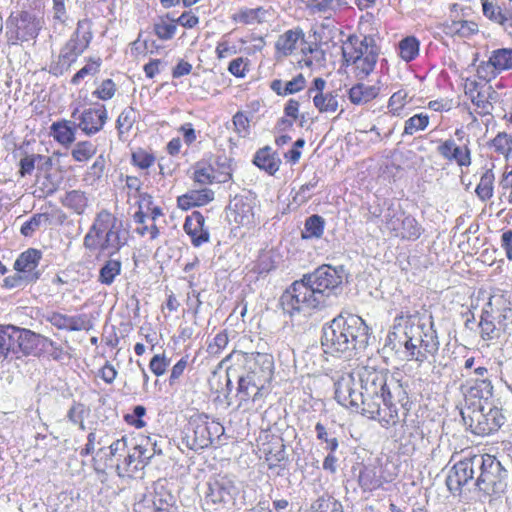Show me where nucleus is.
<instances>
[{"label":"nucleus","mask_w":512,"mask_h":512,"mask_svg":"<svg viewBox=\"0 0 512 512\" xmlns=\"http://www.w3.org/2000/svg\"><path fill=\"white\" fill-rule=\"evenodd\" d=\"M343 266L322 265L295 281L280 298L281 306L290 316L309 314L324 307L332 295H337L345 278Z\"/></svg>","instance_id":"f257e3e1"},{"label":"nucleus","mask_w":512,"mask_h":512,"mask_svg":"<svg viewBox=\"0 0 512 512\" xmlns=\"http://www.w3.org/2000/svg\"><path fill=\"white\" fill-rule=\"evenodd\" d=\"M387 344L392 349L404 346L409 359L419 363L434 357L439 350V340L432 315H398L387 336Z\"/></svg>","instance_id":"f03ea898"},{"label":"nucleus","mask_w":512,"mask_h":512,"mask_svg":"<svg viewBox=\"0 0 512 512\" xmlns=\"http://www.w3.org/2000/svg\"><path fill=\"white\" fill-rule=\"evenodd\" d=\"M356 375L363 395L362 415L377 420L384 428L396 425L398 409L392 403L386 374L374 367L361 366L356 369Z\"/></svg>","instance_id":"7ed1b4c3"},{"label":"nucleus","mask_w":512,"mask_h":512,"mask_svg":"<svg viewBox=\"0 0 512 512\" xmlns=\"http://www.w3.org/2000/svg\"><path fill=\"white\" fill-rule=\"evenodd\" d=\"M369 339V328L365 321L354 314L339 315L323 327L321 344L326 353L350 358L363 350Z\"/></svg>","instance_id":"20e7f679"},{"label":"nucleus","mask_w":512,"mask_h":512,"mask_svg":"<svg viewBox=\"0 0 512 512\" xmlns=\"http://www.w3.org/2000/svg\"><path fill=\"white\" fill-rule=\"evenodd\" d=\"M127 244V231L122 220L108 210L97 213L93 224L84 236L83 245L91 251H102L113 256Z\"/></svg>","instance_id":"39448f33"},{"label":"nucleus","mask_w":512,"mask_h":512,"mask_svg":"<svg viewBox=\"0 0 512 512\" xmlns=\"http://www.w3.org/2000/svg\"><path fill=\"white\" fill-rule=\"evenodd\" d=\"M510 303L501 295L491 296L482 308L478 324L480 338L489 345L498 340L511 316Z\"/></svg>","instance_id":"423d86ee"},{"label":"nucleus","mask_w":512,"mask_h":512,"mask_svg":"<svg viewBox=\"0 0 512 512\" xmlns=\"http://www.w3.org/2000/svg\"><path fill=\"white\" fill-rule=\"evenodd\" d=\"M379 49L374 39L364 36L349 38V43L343 46V57L348 65H352L357 78H366L375 68Z\"/></svg>","instance_id":"0eeeda50"},{"label":"nucleus","mask_w":512,"mask_h":512,"mask_svg":"<svg viewBox=\"0 0 512 512\" xmlns=\"http://www.w3.org/2000/svg\"><path fill=\"white\" fill-rule=\"evenodd\" d=\"M461 416L465 425L473 434L486 436L497 431L503 424L504 417L494 405H464Z\"/></svg>","instance_id":"6e6552de"},{"label":"nucleus","mask_w":512,"mask_h":512,"mask_svg":"<svg viewBox=\"0 0 512 512\" xmlns=\"http://www.w3.org/2000/svg\"><path fill=\"white\" fill-rule=\"evenodd\" d=\"M383 226L393 237L415 241L423 233L422 225L400 206H389L383 216Z\"/></svg>","instance_id":"1a4fd4ad"},{"label":"nucleus","mask_w":512,"mask_h":512,"mask_svg":"<svg viewBox=\"0 0 512 512\" xmlns=\"http://www.w3.org/2000/svg\"><path fill=\"white\" fill-rule=\"evenodd\" d=\"M244 364L246 374L244 376L257 380L258 384L268 385L272 380L274 373V359L268 353H245L242 351H233L223 362L233 361Z\"/></svg>","instance_id":"9d476101"},{"label":"nucleus","mask_w":512,"mask_h":512,"mask_svg":"<svg viewBox=\"0 0 512 512\" xmlns=\"http://www.w3.org/2000/svg\"><path fill=\"white\" fill-rule=\"evenodd\" d=\"M156 453L155 444L149 438L141 437L131 442V448L122 462L115 464L119 477H135Z\"/></svg>","instance_id":"9b49d317"},{"label":"nucleus","mask_w":512,"mask_h":512,"mask_svg":"<svg viewBox=\"0 0 512 512\" xmlns=\"http://www.w3.org/2000/svg\"><path fill=\"white\" fill-rule=\"evenodd\" d=\"M237 493L235 481L227 475H219L208 483L202 508L206 512H220Z\"/></svg>","instance_id":"f8f14e48"},{"label":"nucleus","mask_w":512,"mask_h":512,"mask_svg":"<svg viewBox=\"0 0 512 512\" xmlns=\"http://www.w3.org/2000/svg\"><path fill=\"white\" fill-rule=\"evenodd\" d=\"M82 24L78 23L76 31L62 47L58 61L50 66V72L54 75H61L77 60L86 50L91 41V33H81Z\"/></svg>","instance_id":"ddd939ff"},{"label":"nucleus","mask_w":512,"mask_h":512,"mask_svg":"<svg viewBox=\"0 0 512 512\" xmlns=\"http://www.w3.org/2000/svg\"><path fill=\"white\" fill-rule=\"evenodd\" d=\"M334 388L335 399L340 405L362 414L363 395L356 370L346 371L339 375L334 382Z\"/></svg>","instance_id":"4468645a"},{"label":"nucleus","mask_w":512,"mask_h":512,"mask_svg":"<svg viewBox=\"0 0 512 512\" xmlns=\"http://www.w3.org/2000/svg\"><path fill=\"white\" fill-rule=\"evenodd\" d=\"M44 20L29 11H21L7 22L9 40L29 41L35 39L43 28Z\"/></svg>","instance_id":"2eb2a0df"},{"label":"nucleus","mask_w":512,"mask_h":512,"mask_svg":"<svg viewBox=\"0 0 512 512\" xmlns=\"http://www.w3.org/2000/svg\"><path fill=\"white\" fill-rule=\"evenodd\" d=\"M480 460V455H473L453 465L446 479V485L451 493L461 494L462 489L474 479L475 469L479 466Z\"/></svg>","instance_id":"dca6fc26"},{"label":"nucleus","mask_w":512,"mask_h":512,"mask_svg":"<svg viewBox=\"0 0 512 512\" xmlns=\"http://www.w3.org/2000/svg\"><path fill=\"white\" fill-rule=\"evenodd\" d=\"M480 459V464L477 467L480 474L474 485L487 495L498 492L502 485L499 480L500 462L490 455H480Z\"/></svg>","instance_id":"f3484780"},{"label":"nucleus","mask_w":512,"mask_h":512,"mask_svg":"<svg viewBox=\"0 0 512 512\" xmlns=\"http://www.w3.org/2000/svg\"><path fill=\"white\" fill-rule=\"evenodd\" d=\"M470 144L471 141L468 136L464 142L459 144L454 139L449 138L438 145L437 152L449 163H454L460 168H467L472 164Z\"/></svg>","instance_id":"a211bd4d"},{"label":"nucleus","mask_w":512,"mask_h":512,"mask_svg":"<svg viewBox=\"0 0 512 512\" xmlns=\"http://www.w3.org/2000/svg\"><path fill=\"white\" fill-rule=\"evenodd\" d=\"M512 70V48H498L491 51L488 61L481 64L477 72L481 78L490 80L498 74Z\"/></svg>","instance_id":"6ab92c4d"},{"label":"nucleus","mask_w":512,"mask_h":512,"mask_svg":"<svg viewBox=\"0 0 512 512\" xmlns=\"http://www.w3.org/2000/svg\"><path fill=\"white\" fill-rule=\"evenodd\" d=\"M254 200L248 197H235L229 205L228 219L239 226L250 227L255 223Z\"/></svg>","instance_id":"aec40b11"},{"label":"nucleus","mask_w":512,"mask_h":512,"mask_svg":"<svg viewBox=\"0 0 512 512\" xmlns=\"http://www.w3.org/2000/svg\"><path fill=\"white\" fill-rule=\"evenodd\" d=\"M267 393V385L258 384L257 380L246 376H241L238 381L237 397L239 398V406L253 403L258 407L262 406L263 398Z\"/></svg>","instance_id":"412c9836"},{"label":"nucleus","mask_w":512,"mask_h":512,"mask_svg":"<svg viewBox=\"0 0 512 512\" xmlns=\"http://www.w3.org/2000/svg\"><path fill=\"white\" fill-rule=\"evenodd\" d=\"M221 165L223 166V171L215 173V168L213 166L206 163H197L194 170L195 182L202 185H208L214 182L225 183L229 181L232 177L230 160L224 159V162Z\"/></svg>","instance_id":"4be33fe9"},{"label":"nucleus","mask_w":512,"mask_h":512,"mask_svg":"<svg viewBox=\"0 0 512 512\" xmlns=\"http://www.w3.org/2000/svg\"><path fill=\"white\" fill-rule=\"evenodd\" d=\"M493 385L489 378L474 379L465 391V405H493Z\"/></svg>","instance_id":"5701e85b"},{"label":"nucleus","mask_w":512,"mask_h":512,"mask_svg":"<svg viewBox=\"0 0 512 512\" xmlns=\"http://www.w3.org/2000/svg\"><path fill=\"white\" fill-rule=\"evenodd\" d=\"M78 120L77 127L79 129L86 135H94L103 128L107 120V111L104 106L88 108L80 114Z\"/></svg>","instance_id":"b1692460"},{"label":"nucleus","mask_w":512,"mask_h":512,"mask_svg":"<svg viewBox=\"0 0 512 512\" xmlns=\"http://www.w3.org/2000/svg\"><path fill=\"white\" fill-rule=\"evenodd\" d=\"M184 230L190 236L191 242L195 247H199L209 241L210 234L205 227V218L198 211H194L186 217Z\"/></svg>","instance_id":"393cba45"},{"label":"nucleus","mask_w":512,"mask_h":512,"mask_svg":"<svg viewBox=\"0 0 512 512\" xmlns=\"http://www.w3.org/2000/svg\"><path fill=\"white\" fill-rule=\"evenodd\" d=\"M47 320L54 327L66 331H88L92 327L91 322L87 319V316L84 314L68 316L58 312H52L47 317Z\"/></svg>","instance_id":"a878e982"},{"label":"nucleus","mask_w":512,"mask_h":512,"mask_svg":"<svg viewBox=\"0 0 512 512\" xmlns=\"http://www.w3.org/2000/svg\"><path fill=\"white\" fill-rule=\"evenodd\" d=\"M137 438H131L128 436H122L119 439L113 441L107 448H100L97 452V455L104 454L105 456V465L107 467H115L116 463L122 462V459H125L126 454L131 448V442L136 441Z\"/></svg>","instance_id":"bb28decb"},{"label":"nucleus","mask_w":512,"mask_h":512,"mask_svg":"<svg viewBox=\"0 0 512 512\" xmlns=\"http://www.w3.org/2000/svg\"><path fill=\"white\" fill-rule=\"evenodd\" d=\"M305 42V34L300 27L289 29L282 33L276 43L275 49L280 56L292 55L298 47Z\"/></svg>","instance_id":"cd10ccee"},{"label":"nucleus","mask_w":512,"mask_h":512,"mask_svg":"<svg viewBox=\"0 0 512 512\" xmlns=\"http://www.w3.org/2000/svg\"><path fill=\"white\" fill-rule=\"evenodd\" d=\"M41 252L36 249H28L23 252L15 261L14 267L19 273L26 275L28 281H36L40 273L37 271L39 261L41 259Z\"/></svg>","instance_id":"c85d7f7f"},{"label":"nucleus","mask_w":512,"mask_h":512,"mask_svg":"<svg viewBox=\"0 0 512 512\" xmlns=\"http://www.w3.org/2000/svg\"><path fill=\"white\" fill-rule=\"evenodd\" d=\"M443 32L451 37L470 38L479 32V26L472 20L455 17L443 24Z\"/></svg>","instance_id":"c756f323"},{"label":"nucleus","mask_w":512,"mask_h":512,"mask_svg":"<svg viewBox=\"0 0 512 512\" xmlns=\"http://www.w3.org/2000/svg\"><path fill=\"white\" fill-rule=\"evenodd\" d=\"M224 428L219 423H202L196 425L192 439L191 449L201 450L207 448L213 442V435L223 433Z\"/></svg>","instance_id":"7c9ffc66"},{"label":"nucleus","mask_w":512,"mask_h":512,"mask_svg":"<svg viewBox=\"0 0 512 512\" xmlns=\"http://www.w3.org/2000/svg\"><path fill=\"white\" fill-rule=\"evenodd\" d=\"M313 13L336 14L349 7L350 0H300Z\"/></svg>","instance_id":"2f4dec72"},{"label":"nucleus","mask_w":512,"mask_h":512,"mask_svg":"<svg viewBox=\"0 0 512 512\" xmlns=\"http://www.w3.org/2000/svg\"><path fill=\"white\" fill-rule=\"evenodd\" d=\"M137 504H143V507L147 509L163 508L165 510L175 511L174 497L164 488H161L160 490H155L154 493L150 495H145L143 499H141Z\"/></svg>","instance_id":"473e14b6"},{"label":"nucleus","mask_w":512,"mask_h":512,"mask_svg":"<svg viewBox=\"0 0 512 512\" xmlns=\"http://www.w3.org/2000/svg\"><path fill=\"white\" fill-rule=\"evenodd\" d=\"M22 333L27 334L29 331H21L13 325H0V358H6L14 350Z\"/></svg>","instance_id":"72a5a7b5"},{"label":"nucleus","mask_w":512,"mask_h":512,"mask_svg":"<svg viewBox=\"0 0 512 512\" xmlns=\"http://www.w3.org/2000/svg\"><path fill=\"white\" fill-rule=\"evenodd\" d=\"M214 199V192L211 189L204 188L192 190L185 195L178 197V206L188 210L195 206H203Z\"/></svg>","instance_id":"f704fd0d"},{"label":"nucleus","mask_w":512,"mask_h":512,"mask_svg":"<svg viewBox=\"0 0 512 512\" xmlns=\"http://www.w3.org/2000/svg\"><path fill=\"white\" fill-rule=\"evenodd\" d=\"M269 16L270 11L264 7L242 8L232 16V19L243 25H256L266 22Z\"/></svg>","instance_id":"c9c22d12"},{"label":"nucleus","mask_w":512,"mask_h":512,"mask_svg":"<svg viewBox=\"0 0 512 512\" xmlns=\"http://www.w3.org/2000/svg\"><path fill=\"white\" fill-rule=\"evenodd\" d=\"M253 163L272 175L279 170L281 160L270 147L266 146L256 152Z\"/></svg>","instance_id":"e433bc0d"},{"label":"nucleus","mask_w":512,"mask_h":512,"mask_svg":"<svg viewBox=\"0 0 512 512\" xmlns=\"http://www.w3.org/2000/svg\"><path fill=\"white\" fill-rule=\"evenodd\" d=\"M378 93L379 89L376 86L359 83L349 89L348 97L351 103L363 105L375 99Z\"/></svg>","instance_id":"4c0bfd02"},{"label":"nucleus","mask_w":512,"mask_h":512,"mask_svg":"<svg viewBox=\"0 0 512 512\" xmlns=\"http://www.w3.org/2000/svg\"><path fill=\"white\" fill-rule=\"evenodd\" d=\"M339 93L337 90L326 91V93L313 95V104L320 113L333 114L339 108Z\"/></svg>","instance_id":"58836bf2"},{"label":"nucleus","mask_w":512,"mask_h":512,"mask_svg":"<svg viewBox=\"0 0 512 512\" xmlns=\"http://www.w3.org/2000/svg\"><path fill=\"white\" fill-rule=\"evenodd\" d=\"M51 135L58 143L68 146L75 141V127L68 120L54 122L51 125Z\"/></svg>","instance_id":"ea45409f"},{"label":"nucleus","mask_w":512,"mask_h":512,"mask_svg":"<svg viewBox=\"0 0 512 512\" xmlns=\"http://www.w3.org/2000/svg\"><path fill=\"white\" fill-rule=\"evenodd\" d=\"M122 263L119 259H108L99 270L98 281L110 286L114 283L115 278L120 275Z\"/></svg>","instance_id":"a19ab883"},{"label":"nucleus","mask_w":512,"mask_h":512,"mask_svg":"<svg viewBox=\"0 0 512 512\" xmlns=\"http://www.w3.org/2000/svg\"><path fill=\"white\" fill-rule=\"evenodd\" d=\"M495 174L492 169H487L480 177V181L476 186L475 193L477 197L485 202L490 200L494 195Z\"/></svg>","instance_id":"79ce46f5"},{"label":"nucleus","mask_w":512,"mask_h":512,"mask_svg":"<svg viewBox=\"0 0 512 512\" xmlns=\"http://www.w3.org/2000/svg\"><path fill=\"white\" fill-rule=\"evenodd\" d=\"M87 202L88 200L85 193L80 190L69 191L62 199V204L77 214H82L85 211Z\"/></svg>","instance_id":"37998d69"},{"label":"nucleus","mask_w":512,"mask_h":512,"mask_svg":"<svg viewBox=\"0 0 512 512\" xmlns=\"http://www.w3.org/2000/svg\"><path fill=\"white\" fill-rule=\"evenodd\" d=\"M419 47L420 43L416 37H405L398 44L399 56L405 62H410L418 56Z\"/></svg>","instance_id":"c03bdc74"},{"label":"nucleus","mask_w":512,"mask_h":512,"mask_svg":"<svg viewBox=\"0 0 512 512\" xmlns=\"http://www.w3.org/2000/svg\"><path fill=\"white\" fill-rule=\"evenodd\" d=\"M430 117L426 113H418L408 118L404 124L402 136H412L424 131L429 125Z\"/></svg>","instance_id":"a18cd8bd"},{"label":"nucleus","mask_w":512,"mask_h":512,"mask_svg":"<svg viewBox=\"0 0 512 512\" xmlns=\"http://www.w3.org/2000/svg\"><path fill=\"white\" fill-rule=\"evenodd\" d=\"M311 512H343V507L333 496L324 494L311 504Z\"/></svg>","instance_id":"49530a36"},{"label":"nucleus","mask_w":512,"mask_h":512,"mask_svg":"<svg viewBox=\"0 0 512 512\" xmlns=\"http://www.w3.org/2000/svg\"><path fill=\"white\" fill-rule=\"evenodd\" d=\"M412 100V97L409 96L408 91L405 89H400L397 92L393 93L388 100V109L389 112L393 116H401L402 111L406 104H408Z\"/></svg>","instance_id":"de8ad7c7"},{"label":"nucleus","mask_w":512,"mask_h":512,"mask_svg":"<svg viewBox=\"0 0 512 512\" xmlns=\"http://www.w3.org/2000/svg\"><path fill=\"white\" fill-rule=\"evenodd\" d=\"M96 151L97 147L92 142L80 141L74 145L71 155L77 162H86L96 154Z\"/></svg>","instance_id":"09e8293b"},{"label":"nucleus","mask_w":512,"mask_h":512,"mask_svg":"<svg viewBox=\"0 0 512 512\" xmlns=\"http://www.w3.org/2000/svg\"><path fill=\"white\" fill-rule=\"evenodd\" d=\"M359 485L364 490L373 491L382 486V480L374 468L365 467L359 473Z\"/></svg>","instance_id":"8fccbe9b"},{"label":"nucleus","mask_w":512,"mask_h":512,"mask_svg":"<svg viewBox=\"0 0 512 512\" xmlns=\"http://www.w3.org/2000/svg\"><path fill=\"white\" fill-rule=\"evenodd\" d=\"M324 219L319 215H312L305 221L304 231L302 232L303 238H319L324 231Z\"/></svg>","instance_id":"3c124183"},{"label":"nucleus","mask_w":512,"mask_h":512,"mask_svg":"<svg viewBox=\"0 0 512 512\" xmlns=\"http://www.w3.org/2000/svg\"><path fill=\"white\" fill-rule=\"evenodd\" d=\"M138 112L133 107H126L118 116L116 126L120 134L131 130L138 118Z\"/></svg>","instance_id":"603ef678"},{"label":"nucleus","mask_w":512,"mask_h":512,"mask_svg":"<svg viewBox=\"0 0 512 512\" xmlns=\"http://www.w3.org/2000/svg\"><path fill=\"white\" fill-rule=\"evenodd\" d=\"M491 146L495 152L507 158L512 151V137L505 132H500L493 138Z\"/></svg>","instance_id":"864d4df0"},{"label":"nucleus","mask_w":512,"mask_h":512,"mask_svg":"<svg viewBox=\"0 0 512 512\" xmlns=\"http://www.w3.org/2000/svg\"><path fill=\"white\" fill-rule=\"evenodd\" d=\"M131 161L137 168L147 170L154 165L156 158L152 153L144 149H138L132 153Z\"/></svg>","instance_id":"5fc2aeb1"},{"label":"nucleus","mask_w":512,"mask_h":512,"mask_svg":"<svg viewBox=\"0 0 512 512\" xmlns=\"http://www.w3.org/2000/svg\"><path fill=\"white\" fill-rule=\"evenodd\" d=\"M488 91L485 88L481 92H477V95L470 99L476 106V112L481 116L491 115L493 111V104L488 100Z\"/></svg>","instance_id":"6e6d98bb"},{"label":"nucleus","mask_w":512,"mask_h":512,"mask_svg":"<svg viewBox=\"0 0 512 512\" xmlns=\"http://www.w3.org/2000/svg\"><path fill=\"white\" fill-rule=\"evenodd\" d=\"M69 0H52V17L54 25H66L69 20L67 3Z\"/></svg>","instance_id":"4d7b16f0"},{"label":"nucleus","mask_w":512,"mask_h":512,"mask_svg":"<svg viewBox=\"0 0 512 512\" xmlns=\"http://www.w3.org/2000/svg\"><path fill=\"white\" fill-rule=\"evenodd\" d=\"M481 3L483 15L489 20L500 24L504 14L501 7L493 0H481Z\"/></svg>","instance_id":"13d9d810"},{"label":"nucleus","mask_w":512,"mask_h":512,"mask_svg":"<svg viewBox=\"0 0 512 512\" xmlns=\"http://www.w3.org/2000/svg\"><path fill=\"white\" fill-rule=\"evenodd\" d=\"M229 339L226 331H221L215 335L213 340L207 346V352L210 356L217 357L228 345Z\"/></svg>","instance_id":"bf43d9fd"},{"label":"nucleus","mask_w":512,"mask_h":512,"mask_svg":"<svg viewBox=\"0 0 512 512\" xmlns=\"http://www.w3.org/2000/svg\"><path fill=\"white\" fill-rule=\"evenodd\" d=\"M169 365L170 359L165 355V353H161L152 357L149 363V369L154 375L159 377L165 374Z\"/></svg>","instance_id":"052dcab7"},{"label":"nucleus","mask_w":512,"mask_h":512,"mask_svg":"<svg viewBox=\"0 0 512 512\" xmlns=\"http://www.w3.org/2000/svg\"><path fill=\"white\" fill-rule=\"evenodd\" d=\"M275 268V261L271 251L262 252L255 265V271L259 274H267Z\"/></svg>","instance_id":"680f3d73"},{"label":"nucleus","mask_w":512,"mask_h":512,"mask_svg":"<svg viewBox=\"0 0 512 512\" xmlns=\"http://www.w3.org/2000/svg\"><path fill=\"white\" fill-rule=\"evenodd\" d=\"M48 217L46 214H35L28 221L24 222L21 226V234L28 237L31 236L42 224L43 221H47Z\"/></svg>","instance_id":"e2e57ef3"},{"label":"nucleus","mask_w":512,"mask_h":512,"mask_svg":"<svg viewBox=\"0 0 512 512\" xmlns=\"http://www.w3.org/2000/svg\"><path fill=\"white\" fill-rule=\"evenodd\" d=\"M315 431L317 439L324 441L326 443V450L330 452H335L338 448V440L335 437H330V434L327 432L326 428L323 424L317 423L315 425Z\"/></svg>","instance_id":"0e129e2a"},{"label":"nucleus","mask_w":512,"mask_h":512,"mask_svg":"<svg viewBox=\"0 0 512 512\" xmlns=\"http://www.w3.org/2000/svg\"><path fill=\"white\" fill-rule=\"evenodd\" d=\"M145 414L146 408L142 405H137L132 413L125 415L124 419L129 425L139 429L145 426V422L142 419Z\"/></svg>","instance_id":"69168bd1"},{"label":"nucleus","mask_w":512,"mask_h":512,"mask_svg":"<svg viewBox=\"0 0 512 512\" xmlns=\"http://www.w3.org/2000/svg\"><path fill=\"white\" fill-rule=\"evenodd\" d=\"M115 92V83L111 79H106L102 81L93 94L101 100H109L115 95Z\"/></svg>","instance_id":"338daca9"},{"label":"nucleus","mask_w":512,"mask_h":512,"mask_svg":"<svg viewBox=\"0 0 512 512\" xmlns=\"http://www.w3.org/2000/svg\"><path fill=\"white\" fill-rule=\"evenodd\" d=\"M177 30V27L173 23H168L165 21H161L156 23L154 26L155 34L161 40H169L173 38Z\"/></svg>","instance_id":"774afa93"}]
</instances>
